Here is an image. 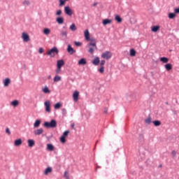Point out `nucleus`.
Instances as JSON below:
<instances>
[{"label":"nucleus","instance_id":"obj_1","mask_svg":"<svg viewBox=\"0 0 179 179\" xmlns=\"http://www.w3.org/2000/svg\"><path fill=\"white\" fill-rule=\"evenodd\" d=\"M43 127L45 128H57V120L52 119L50 122H45Z\"/></svg>","mask_w":179,"mask_h":179},{"label":"nucleus","instance_id":"obj_2","mask_svg":"<svg viewBox=\"0 0 179 179\" xmlns=\"http://www.w3.org/2000/svg\"><path fill=\"white\" fill-rule=\"evenodd\" d=\"M58 52H59V50H58V48L53 47L47 52V55H49L52 58H54V57H55V54H58Z\"/></svg>","mask_w":179,"mask_h":179},{"label":"nucleus","instance_id":"obj_3","mask_svg":"<svg viewBox=\"0 0 179 179\" xmlns=\"http://www.w3.org/2000/svg\"><path fill=\"white\" fill-rule=\"evenodd\" d=\"M101 58H103L104 59H110L111 58V57H113V53H111V52L110 51H106L104 52H103L101 55Z\"/></svg>","mask_w":179,"mask_h":179},{"label":"nucleus","instance_id":"obj_4","mask_svg":"<svg viewBox=\"0 0 179 179\" xmlns=\"http://www.w3.org/2000/svg\"><path fill=\"white\" fill-rule=\"evenodd\" d=\"M64 13L68 16L73 15V12L72 11V9L71 8V7H69V6H66L64 7Z\"/></svg>","mask_w":179,"mask_h":179},{"label":"nucleus","instance_id":"obj_5","mask_svg":"<svg viewBox=\"0 0 179 179\" xmlns=\"http://www.w3.org/2000/svg\"><path fill=\"white\" fill-rule=\"evenodd\" d=\"M44 106L45 107L46 113H51V102H50V101H46L44 103Z\"/></svg>","mask_w":179,"mask_h":179},{"label":"nucleus","instance_id":"obj_6","mask_svg":"<svg viewBox=\"0 0 179 179\" xmlns=\"http://www.w3.org/2000/svg\"><path fill=\"white\" fill-rule=\"evenodd\" d=\"M67 52H69L70 55H73V54L76 52V50H74L73 48H72V45H71V44H69L67 45Z\"/></svg>","mask_w":179,"mask_h":179},{"label":"nucleus","instance_id":"obj_7","mask_svg":"<svg viewBox=\"0 0 179 179\" xmlns=\"http://www.w3.org/2000/svg\"><path fill=\"white\" fill-rule=\"evenodd\" d=\"M22 38L23 39V41H24V43H27L30 41V36L26 32L22 33Z\"/></svg>","mask_w":179,"mask_h":179},{"label":"nucleus","instance_id":"obj_8","mask_svg":"<svg viewBox=\"0 0 179 179\" xmlns=\"http://www.w3.org/2000/svg\"><path fill=\"white\" fill-rule=\"evenodd\" d=\"M73 99L74 101H78L79 100V92L75 91L73 94Z\"/></svg>","mask_w":179,"mask_h":179},{"label":"nucleus","instance_id":"obj_9","mask_svg":"<svg viewBox=\"0 0 179 179\" xmlns=\"http://www.w3.org/2000/svg\"><path fill=\"white\" fill-rule=\"evenodd\" d=\"M84 36L85 40H90V32H89V29H85V31H84Z\"/></svg>","mask_w":179,"mask_h":179},{"label":"nucleus","instance_id":"obj_10","mask_svg":"<svg viewBox=\"0 0 179 179\" xmlns=\"http://www.w3.org/2000/svg\"><path fill=\"white\" fill-rule=\"evenodd\" d=\"M64 65H65V62L64 61V59H60L57 61V67L62 68Z\"/></svg>","mask_w":179,"mask_h":179},{"label":"nucleus","instance_id":"obj_11","mask_svg":"<svg viewBox=\"0 0 179 179\" xmlns=\"http://www.w3.org/2000/svg\"><path fill=\"white\" fill-rule=\"evenodd\" d=\"M50 173H52V168L51 166H48L45 169L44 174L45 176H48Z\"/></svg>","mask_w":179,"mask_h":179},{"label":"nucleus","instance_id":"obj_12","mask_svg":"<svg viewBox=\"0 0 179 179\" xmlns=\"http://www.w3.org/2000/svg\"><path fill=\"white\" fill-rule=\"evenodd\" d=\"M64 17H57L56 18V22L58 24H64Z\"/></svg>","mask_w":179,"mask_h":179},{"label":"nucleus","instance_id":"obj_13","mask_svg":"<svg viewBox=\"0 0 179 179\" xmlns=\"http://www.w3.org/2000/svg\"><path fill=\"white\" fill-rule=\"evenodd\" d=\"M43 132H44V129H43V128L38 129L34 131V135H36V136L41 135V134H43Z\"/></svg>","mask_w":179,"mask_h":179},{"label":"nucleus","instance_id":"obj_14","mask_svg":"<svg viewBox=\"0 0 179 179\" xmlns=\"http://www.w3.org/2000/svg\"><path fill=\"white\" fill-rule=\"evenodd\" d=\"M22 143H23V141H22V138L16 139L14 141L15 146H20V145H22Z\"/></svg>","mask_w":179,"mask_h":179},{"label":"nucleus","instance_id":"obj_15","mask_svg":"<svg viewBox=\"0 0 179 179\" xmlns=\"http://www.w3.org/2000/svg\"><path fill=\"white\" fill-rule=\"evenodd\" d=\"M93 65L97 66L99 64H100V58L99 57H96L94 58V60H92Z\"/></svg>","mask_w":179,"mask_h":179},{"label":"nucleus","instance_id":"obj_16","mask_svg":"<svg viewBox=\"0 0 179 179\" xmlns=\"http://www.w3.org/2000/svg\"><path fill=\"white\" fill-rule=\"evenodd\" d=\"M112 20L110 19H105L103 20L102 24L103 26H107V24H111Z\"/></svg>","mask_w":179,"mask_h":179},{"label":"nucleus","instance_id":"obj_17","mask_svg":"<svg viewBox=\"0 0 179 179\" xmlns=\"http://www.w3.org/2000/svg\"><path fill=\"white\" fill-rule=\"evenodd\" d=\"M86 64H87V62L86 61V59H85V58H81L78 61V65H86Z\"/></svg>","mask_w":179,"mask_h":179},{"label":"nucleus","instance_id":"obj_18","mask_svg":"<svg viewBox=\"0 0 179 179\" xmlns=\"http://www.w3.org/2000/svg\"><path fill=\"white\" fill-rule=\"evenodd\" d=\"M27 142H28V146L29 148H33L34 145H35V143H36L34 140H33V139H29L27 141Z\"/></svg>","mask_w":179,"mask_h":179},{"label":"nucleus","instance_id":"obj_19","mask_svg":"<svg viewBox=\"0 0 179 179\" xmlns=\"http://www.w3.org/2000/svg\"><path fill=\"white\" fill-rule=\"evenodd\" d=\"M55 149L54 147V145L52 144H47V150H49L50 152H52Z\"/></svg>","mask_w":179,"mask_h":179},{"label":"nucleus","instance_id":"obj_20","mask_svg":"<svg viewBox=\"0 0 179 179\" xmlns=\"http://www.w3.org/2000/svg\"><path fill=\"white\" fill-rule=\"evenodd\" d=\"M40 124H41V120H36L34 124V128H38L40 127Z\"/></svg>","mask_w":179,"mask_h":179},{"label":"nucleus","instance_id":"obj_21","mask_svg":"<svg viewBox=\"0 0 179 179\" xmlns=\"http://www.w3.org/2000/svg\"><path fill=\"white\" fill-rule=\"evenodd\" d=\"M165 69L167 71H171L173 69V65L170 63L165 64Z\"/></svg>","mask_w":179,"mask_h":179},{"label":"nucleus","instance_id":"obj_22","mask_svg":"<svg viewBox=\"0 0 179 179\" xmlns=\"http://www.w3.org/2000/svg\"><path fill=\"white\" fill-rule=\"evenodd\" d=\"M4 86L6 87L9 86V83H10V79L9 78H7L3 81Z\"/></svg>","mask_w":179,"mask_h":179},{"label":"nucleus","instance_id":"obj_23","mask_svg":"<svg viewBox=\"0 0 179 179\" xmlns=\"http://www.w3.org/2000/svg\"><path fill=\"white\" fill-rule=\"evenodd\" d=\"M152 123L155 127H160V125H162V122L160 120H154L152 121Z\"/></svg>","mask_w":179,"mask_h":179},{"label":"nucleus","instance_id":"obj_24","mask_svg":"<svg viewBox=\"0 0 179 179\" xmlns=\"http://www.w3.org/2000/svg\"><path fill=\"white\" fill-rule=\"evenodd\" d=\"M160 29L159 26H153L152 27V31H153L154 33H157V31H159V29Z\"/></svg>","mask_w":179,"mask_h":179},{"label":"nucleus","instance_id":"obj_25","mask_svg":"<svg viewBox=\"0 0 179 179\" xmlns=\"http://www.w3.org/2000/svg\"><path fill=\"white\" fill-rule=\"evenodd\" d=\"M60 36L66 38V37H68V32L66 31H61Z\"/></svg>","mask_w":179,"mask_h":179},{"label":"nucleus","instance_id":"obj_26","mask_svg":"<svg viewBox=\"0 0 179 179\" xmlns=\"http://www.w3.org/2000/svg\"><path fill=\"white\" fill-rule=\"evenodd\" d=\"M115 20H116V22H117V23H121V22H122V18H121V17L120 15H117L115 17Z\"/></svg>","mask_w":179,"mask_h":179},{"label":"nucleus","instance_id":"obj_27","mask_svg":"<svg viewBox=\"0 0 179 179\" xmlns=\"http://www.w3.org/2000/svg\"><path fill=\"white\" fill-rule=\"evenodd\" d=\"M160 61L161 62H163L164 64H167V62H169V58L166 57H163L160 58Z\"/></svg>","mask_w":179,"mask_h":179},{"label":"nucleus","instance_id":"obj_28","mask_svg":"<svg viewBox=\"0 0 179 179\" xmlns=\"http://www.w3.org/2000/svg\"><path fill=\"white\" fill-rule=\"evenodd\" d=\"M54 107L55 110H58L61 108V107H62V103H61L60 102H58L56 104H55Z\"/></svg>","mask_w":179,"mask_h":179},{"label":"nucleus","instance_id":"obj_29","mask_svg":"<svg viewBox=\"0 0 179 179\" xmlns=\"http://www.w3.org/2000/svg\"><path fill=\"white\" fill-rule=\"evenodd\" d=\"M88 46L89 47H94V48L95 50H97V46L96 45V42H90L89 44H88Z\"/></svg>","mask_w":179,"mask_h":179},{"label":"nucleus","instance_id":"obj_30","mask_svg":"<svg viewBox=\"0 0 179 179\" xmlns=\"http://www.w3.org/2000/svg\"><path fill=\"white\" fill-rule=\"evenodd\" d=\"M136 55V50L135 49L130 50V57H135Z\"/></svg>","mask_w":179,"mask_h":179},{"label":"nucleus","instance_id":"obj_31","mask_svg":"<svg viewBox=\"0 0 179 179\" xmlns=\"http://www.w3.org/2000/svg\"><path fill=\"white\" fill-rule=\"evenodd\" d=\"M61 79H62L61 76L57 75L55 76L53 80L55 83H57V82H59L61 80Z\"/></svg>","mask_w":179,"mask_h":179},{"label":"nucleus","instance_id":"obj_32","mask_svg":"<svg viewBox=\"0 0 179 179\" xmlns=\"http://www.w3.org/2000/svg\"><path fill=\"white\" fill-rule=\"evenodd\" d=\"M12 106H13L14 107H17V106H19V101L17 100H14L11 102Z\"/></svg>","mask_w":179,"mask_h":179},{"label":"nucleus","instance_id":"obj_33","mask_svg":"<svg viewBox=\"0 0 179 179\" xmlns=\"http://www.w3.org/2000/svg\"><path fill=\"white\" fill-rule=\"evenodd\" d=\"M176 13H170L168 15V17L169 19H174V17H176Z\"/></svg>","mask_w":179,"mask_h":179},{"label":"nucleus","instance_id":"obj_34","mask_svg":"<svg viewBox=\"0 0 179 179\" xmlns=\"http://www.w3.org/2000/svg\"><path fill=\"white\" fill-rule=\"evenodd\" d=\"M76 25L73 23L71 26H70V30H71V31H76Z\"/></svg>","mask_w":179,"mask_h":179},{"label":"nucleus","instance_id":"obj_35","mask_svg":"<svg viewBox=\"0 0 179 179\" xmlns=\"http://www.w3.org/2000/svg\"><path fill=\"white\" fill-rule=\"evenodd\" d=\"M43 33L44 34H46V36H48V34H50V33H51V30L48 28H45L43 29Z\"/></svg>","mask_w":179,"mask_h":179},{"label":"nucleus","instance_id":"obj_36","mask_svg":"<svg viewBox=\"0 0 179 179\" xmlns=\"http://www.w3.org/2000/svg\"><path fill=\"white\" fill-rule=\"evenodd\" d=\"M22 5H24V6H29L30 1H29V0H24V1L22 2Z\"/></svg>","mask_w":179,"mask_h":179},{"label":"nucleus","instance_id":"obj_37","mask_svg":"<svg viewBox=\"0 0 179 179\" xmlns=\"http://www.w3.org/2000/svg\"><path fill=\"white\" fill-rule=\"evenodd\" d=\"M145 122L148 125L150 124V122H152V117L150 116L148 118L145 119Z\"/></svg>","mask_w":179,"mask_h":179},{"label":"nucleus","instance_id":"obj_38","mask_svg":"<svg viewBox=\"0 0 179 179\" xmlns=\"http://www.w3.org/2000/svg\"><path fill=\"white\" fill-rule=\"evenodd\" d=\"M43 93H51V91H50V89L48 88V87H45L43 89Z\"/></svg>","mask_w":179,"mask_h":179},{"label":"nucleus","instance_id":"obj_39","mask_svg":"<svg viewBox=\"0 0 179 179\" xmlns=\"http://www.w3.org/2000/svg\"><path fill=\"white\" fill-rule=\"evenodd\" d=\"M71 131L69 130H66L63 133L62 136H64V138H66V136H68V135L69 134Z\"/></svg>","mask_w":179,"mask_h":179},{"label":"nucleus","instance_id":"obj_40","mask_svg":"<svg viewBox=\"0 0 179 179\" xmlns=\"http://www.w3.org/2000/svg\"><path fill=\"white\" fill-rule=\"evenodd\" d=\"M65 138L66 137H64V136H62L60 137V142H62V143H65V142H66V139Z\"/></svg>","mask_w":179,"mask_h":179},{"label":"nucleus","instance_id":"obj_41","mask_svg":"<svg viewBox=\"0 0 179 179\" xmlns=\"http://www.w3.org/2000/svg\"><path fill=\"white\" fill-rule=\"evenodd\" d=\"M74 44L76 47H80L82 45V42L75 41Z\"/></svg>","mask_w":179,"mask_h":179},{"label":"nucleus","instance_id":"obj_42","mask_svg":"<svg viewBox=\"0 0 179 179\" xmlns=\"http://www.w3.org/2000/svg\"><path fill=\"white\" fill-rule=\"evenodd\" d=\"M98 71L100 73H104V66H101L100 69Z\"/></svg>","mask_w":179,"mask_h":179},{"label":"nucleus","instance_id":"obj_43","mask_svg":"<svg viewBox=\"0 0 179 179\" xmlns=\"http://www.w3.org/2000/svg\"><path fill=\"white\" fill-rule=\"evenodd\" d=\"M62 15V10H58L56 12V16H61Z\"/></svg>","mask_w":179,"mask_h":179},{"label":"nucleus","instance_id":"obj_44","mask_svg":"<svg viewBox=\"0 0 179 179\" xmlns=\"http://www.w3.org/2000/svg\"><path fill=\"white\" fill-rule=\"evenodd\" d=\"M59 6H63V5H65V1L66 0H59Z\"/></svg>","mask_w":179,"mask_h":179},{"label":"nucleus","instance_id":"obj_45","mask_svg":"<svg viewBox=\"0 0 179 179\" xmlns=\"http://www.w3.org/2000/svg\"><path fill=\"white\" fill-rule=\"evenodd\" d=\"M143 139H145V136H143V134H139V141L142 142L143 141Z\"/></svg>","mask_w":179,"mask_h":179},{"label":"nucleus","instance_id":"obj_46","mask_svg":"<svg viewBox=\"0 0 179 179\" xmlns=\"http://www.w3.org/2000/svg\"><path fill=\"white\" fill-rule=\"evenodd\" d=\"M87 41H90V43H96V38H90V39L87 40Z\"/></svg>","mask_w":179,"mask_h":179},{"label":"nucleus","instance_id":"obj_47","mask_svg":"<svg viewBox=\"0 0 179 179\" xmlns=\"http://www.w3.org/2000/svg\"><path fill=\"white\" fill-rule=\"evenodd\" d=\"M88 52L93 54V52H94V49L93 48H90L88 50Z\"/></svg>","mask_w":179,"mask_h":179},{"label":"nucleus","instance_id":"obj_48","mask_svg":"<svg viewBox=\"0 0 179 179\" xmlns=\"http://www.w3.org/2000/svg\"><path fill=\"white\" fill-rule=\"evenodd\" d=\"M39 54H43L44 52V48H40L38 50Z\"/></svg>","mask_w":179,"mask_h":179},{"label":"nucleus","instance_id":"obj_49","mask_svg":"<svg viewBox=\"0 0 179 179\" xmlns=\"http://www.w3.org/2000/svg\"><path fill=\"white\" fill-rule=\"evenodd\" d=\"M61 72V67H57L56 73L58 74Z\"/></svg>","mask_w":179,"mask_h":179},{"label":"nucleus","instance_id":"obj_50","mask_svg":"<svg viewBox=\"0 0 179 179\" xmlns=\"http://www.w3.org/2000/svg\"><path fill=\"white\" fill-rule=\"evenodd\" d=\"M174 13L177 15V13H179V7L174 9Z\"/></svg>","mask_w":179,"mask_h":179},{"label":"nucleus","instance_id":"obj_51","mask_svg":"<svg viewBox=\"0 0 179 179\" xmlns=\"http://www.w3.org/2000/svg\"><path fill=\"white\" fill-rule=\"evenodd\" d=\"M6 133L8 134V135H10V130L9 129V128L6 129Z\"/></svg>","mask_w":179,"mask_h":179},{"label":"nucleus","instance_id":"obj_52","mask_svg":"<svg viewBox=\"0 0 179 179\" xmlns=\"http://www.w3.org/2000/svg\"><path fill=\"white\" fill-rule=\"evenodd\" d=\"M105 64H106V60H101L100 65H101V66H103V65H104Z\"/></svg>","mask_w":179,"mask_h":179},{"label":"nucleus","instance_id":"obj_53","mask_svg":"<svg viewBox=\"0 0 179 179\" xmlns=\"http://www.w3.org/2000/svg\"><path fill=\"white\" fill-rule=\"evenodd\" d=\"M171 154H172V156H173V157H175V156L177 155V152H176V150H173Z\"/></svg>","mask_w":179,"mask_h":179},{"label":"nucleus","instance_id":"obj_54","mask_svg":"<svg viewBox=\"0 0 179 179\" xmlns=\"http://www.w3.org/2000/svg\"><path fill=\"white\" fill-rule=\"evenodd\" d=\"M62 114H63V115H65V114H66V109H65V108L62 109Z\"/></svg>","mask_w":179,"mask_h":179},{"label":"nucleus","instance_id":"obj_55","mask_svg":"<svg viewBox=\"0 0 179 179\" xmlns=\"http://www.w3.org/2000/svg\"><path fill=\"white\" fill-rule=\"evenodd\" d=\"M71 128H72L73 129H75V124H71Z\"/></svg>","mask_w":179,"mask_h":179},{"label":"nucleus","instance_id":"obj_56","mask_svg":"<svg viewBox=\"0 0 179 179\" xmlns=\"http://www.w3.org/2000/svg\"><path fill=\"white\" fill-rule=\"evenodd\" d=\"M173 113L174 115H177V111L176 110H173Z\"/></svg>","mask_w":179,"mask_h":179},{"label":"nucleus","instance_id":"obj_57","mask_svg":"<svg viewBox=\"0 0 179 179\" xmlns=\"http://www.w3.org/2000/svg\"><path fill=\"white\" fill-rule=\"evenodd\" d=\"M97 6V3H94L93 6Z\"/></svg>","mask_w":179,"mask_h":179},{"label":"nucleus","instance_id":"obj_58","mask_svg":"<svg viewBox=\"0 0 179 179\" xmlns=\"http://www.w3.org/2000/svg\"><path fill=\"white\" fill-rule=\"evenodd\" d=\"M165 104H166V106H169V102H168V101L165 102Z\"/></svg>","mask_w":179,"mask_h":179},{"label":"nucleus","instance_id":"obj_59","mask_svg":"<svg viewBox=\"0 0 179 179\" xmlns=\"http://www.w3.org/2000/svg\"><path fill=\"white\" fill-rule=\"evenodd\" d=\"M48 79H51V76H48Z\"/></svg>","mask_w":179,"mask_h":179},{"label":"nucleus","instance_id":"obj_60","mask_svg":"<svg viewBox=\"0 0 179 179\" xmlns=\"http://www.w3.org/2000/svg\"><path fill=\"white\" fill-rule=\"evenodd\" d=\"M104 113H105V114H107V113H108L107 110H105Z\"/></svg>","mask_w":179,"mask_h":179},{"label":"nucleus","instance_id":"obj_61","mask_svg":"<svg viewBox=\"0 0 179 179\" xmlns=\"http://www.w3.org/2000/svg\"><path fill=\"white\" fill-rule=\"evenodd\" d=\"M159 167H162V164H160V165L159 166Z\"/></svg>","mask_w":179,"mask_h":179},{"label":"nucleus","instance_id":"obj_62","mask_svg":"<svg viewBox=\"0 0 179 179\" xmlns=\"http://www.w3.org/2000/svg\"><path fill=\"white\" fill-rule=\"evenodd\" d=\"M66 173H67L66 171L64 172V176L66 175Z\"/></svg>","mask_w":179,"mask_h":179},{"label":"nucleus","instance_id":"obj_63","mask_svg":"<svg viewBox=\"0 0 179 179\" xmlns=\"http://www.w3.org/2000/svg\"><path fill=\"white\" fill-rule=\"evenodd\" d=\"M63 29H66V27H63Z\"/></svg>","mask_w":179,"mask_h":179},{"label":"nucleus","instance_id":"obj_64","mask_svg":"<svg viewBox=\"0 0 179 179\" xmlns=\"http://www.w3.org/2000/svg\"><path fill=\"white\" fill-rule=\"evenodd\" d=\"M66 1H68V0H66Z\"/></svg>","mask_w":179,"mask_h":179}]
</instances>
